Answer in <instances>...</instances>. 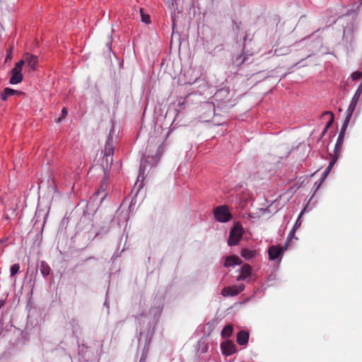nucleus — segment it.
Listing matches in <instances>:
<instances>
[{
    "label": "nucleus",
    "instance_id": "f257e3e1",
    "mask_svg": "<svg viewBox=\"0 0 362 362\" xmlns=\"http://www.w3.org/2000/svg\"><path fill=\"white\" fill-rule=\"evenodd\" d=\"M166 136H151L148 140V144L146 147V154H147V159L145 162L141 160L140 165L139 174H144L146 167V163H149L151 166L156 165L161 157L165 148V140Z\"/></svg>",
    "mask_w": 362,
    "mask_h": 362
},
{
    "label": "nucleus",
    "instance_id": "f03ea898",
    "mask_svg": "<svg viewBox=\"0 0 362 362\" xmlns=\"http://www.w3.org/2000/svg\"><path fill=\"white\" fill-rule=\"evenodd\" d=\"M243 233L244 229L240 223L238 222L235 223L230 231L228 245L230 247L237 245L242 239Z\"/></svg>",
    "mask_w": 362,
    "mask_h": 362
},
{
    "label": "nucleus",
    "instance_id": "7ed1b4c3",
    "mask_svg": "<svg viewBox=\"0 0 362 362\" xmlns=\"http://www.w3.org/2000/svg\"><path fill=\"white\" fill-rule=\"evenodd\" d=\"M214 218L221 223H226L232 218L228 207L225 205L215 208L214 209Z\"/></svg>",
    "mask_w": 362,
    "mask_h": 362
},
{
    "label": "nucleus",
    "instance_id": "20e7f679",
    "mask_svg": "<svg viewBox=\"0 0 362 362\" xmlns=\"http://www.w3.org/2000/svg\"><path fill=\"white\" fill-rule=\"evenodd\" d=\"M25 64L24 60H20L11 70V77L9 82L11 84H18L23 81V74L21 73L23 66Z\"/></svg>",
    "mask_w": 362,
    "mask_h": 362
},
{
    "label": "nucleus",
    "instance_id": "39448f33",
    "mask_svg": "<svg viewBox=\"0 0 362 362\" xmlns=\"http://www.w3.org/2000/svg\"><path fill=\"white\" fill-rule=\"evenodd\" d=\"M287 250V243L284 246L272 245L269 247L268 254L269 258L272 261L277 260L280 262L284 252Z\"/></svg>",
    "mask_w": 362,
    "mask_h": 362
},
{
    "label": "nucleus",
    "instance_id": "423d86ee",
    "mask_svg": "<svg viewBox=\"0 0 362 362\" xmlns=\"http://www.w3.org/2000/svg\"><path fill=\"white\" fill-rule=\"evenodd\" d=\"M245 289L244 284L235 285L232 286L225 287L221 291V294L224 297L235 296L239 294Z\"/></svg>",
    "mask_w": 362,
    "mask_h": 362
},
{
    "label": "nucleus",
    "instance_id": "0eeeda50",
    "mask_svg": "<svg viewBox=\"0 0 362 362\" xmlns=\"http://www.w3.org/2000/svg\"><path fill=\"white\" fill-rule=\"evenodd\" d=\"M25 64L27 65L28 71H34L37 69L38 62L37 57L30 53H25L23 56Z\"/></svg>",
    "mask_w": 362,
    "mask_h": 362
},
{
    "label": "nucleus",
    "instance_id": "6e6552de",
    "mask_svg": "<svg viewBox=\"0 0 362 362\" xmlns=\"http://www.w3.org/2000/svg\"><path fill=\"white\" fill-rule=\"evenodd\" d=\"M222 354L225 356H230L236 352L237 349L235 344L231 341H226L221 344Z\"/></svg>",
    "mask_w": 362,
    "mask_h": 362
},
{
    "label": "nucleus",
    "instance_id": "1a4fd4ad",
    "mask_svg": "<svg viewBox=\"0 0 362 362\" xmlns=\"http://www.w3.org/2000/svg\"><path fill=\"white\" fill-rule=\"evenodd\" d=\"M252 269L249 264L243 265L240 269V275L237 277L238 281L245 280L247 278L250 276Z\"/></svg>",
    "mask_w": 362,
    "mask_h": 362
},
{
    "label": "nucleus",
    "instance_id": "9d476101",
    "mask_svg": "<svg viewBox=\"0 0 362 362\" xmlns=\"http://www.w3.org/2000/svg\"><path fill=\"white\" fill-rule=\"evenodd\" d=\"M242 264V260L235 255L232 256H228L225 258L224 261V267H235L236 265H240Z\"/></svg>",
    "mask_w": 362,
    "mask_h": 362
},
{
    "label": "nucleus",
    "instance_id": "9b49d317",
    "mask_svg": "<svg viewBox=\"0 0 362 362\" xmlns=\"http://www.w3.org/2000/svg\"><path fill=\"white\" fill-rule=\"evenodd\" d=\"M240 255L246 260H250L255 257L258 255V252L256 250L243 248L240 252Z\"/></svg>",
    "mask_w": 362,
    "mask_h": 362
},
{
    "label": "nucleus",
    "instance_id": "f8f14e48",
    "mask_svg": "<svg viewBox=\"0 0 362 362\" xmlns=\"http://www.w3.org/2000/svg\"><path fill=\"white\" fill-rule=\"evenodd\" d=\"M249 339V333L242 330L237 334V342L239 345H245L247 344Z\"/></svg>",
    "mask_w": 362,
    "mask_h": 362
},
{
    "label": "nucleus",
    "instance_id": "ddd939ff",
    "mask_svg": "<svg viewBox=\"0 0 362 362\" xmlns=\"http://www.w3.org/2000/svg\"><path fill=\"white\" fill-rule=\"evenodd\" d=\"M358 102L354 100H351L349 107L345 112V117L351 118V116L356 107Z\"/></svg>",
    "mask_w": 362,
    "mask_h": 362
},
{
    "label": "nucleus",
    "instance_id": "4468645a",
    "mask_svg": "<svg viewBox=\"0 0 362 362\" xmlns=\"http://www.w3.org/2000/svg\"><path fill=\"white\" fill-rule=\"evenodd\" d=\"M18 90H13L10 88H6L4 89L3 92L1 95V98L2 100H6L9 96L13 95L15 94L18 93Z\"/></svg>",
    "mask_w": 362,
    "mask_h": 362
},
{
    "label": "nucleus",
    "instance_id": "2eb2a0df",
    "mask_svg": "<svg viewBox=\"0 0 362 362\" xmlns=\"http://www.w3.org/2000/svg\"><path fill=\"white\" fill-rule=\"evenodd\" d=\"M233 333V327L230 325H226L221 332V336L223 338L229 337Z\"/></svg>",
    "mask_w": 362,
    "mask_h": 362
},
{
    "label": "nucleus",
    "instance_id": "dca6fc26",
    "mask_svg": "<svg viewBox=\"0 0 362 362\" xmlns=\"http://www.w3.org/2000/svg\"><path fill=\"white\" fill-rule=\"evenodd\" d=\"M305 211H306V207H304L302 209V211H300V213L299 214L298 217L293 227V228H294V230H297L301 226V223H302L301 218L303 216V214H305Z\"/></svg>",
    "mask_w": 362,
    "mask_h": 362
},
{
    "label": "nucleus",
    "instance_id": "f3484780",
    "mask_svg": "<svg viewBox=\"0 0 362 362\" xmlns=\"http://www.w3.org/2000/svg\"><path fill=\"white\" fill-rule=\"evenodd\" d=\"M114 153V148L112 146L110 143H107L105 145V148L104 151L105 156L107 157H112Z\"/></svg>",
    "mask_w": 362,
    "mask_h": 362
},
{
    "label": "nucleus",
    "instance_id": "a211bd4d",
    "mask_svg": "<svg viewBox=\"0 0 362 362\" xmlns=\"http://www.w3.org/2000/svg\"><path fill=\"white\" fill-rule=\"evenodd\" d=\"M344 137V136L339 135V134L338 135V138H337V142L335 144V146H334V153H337V152L340 150V148L343 144Z\"/></svg>",
    "mask_w": 362,
    "mask_h": 362
},
{
    "label": "nucleus",
    "instance_id": "6ab92c4d",
    "mask_svg": "<svg viewBox=\"0 0 362 362\" xmlns=\"http://www.w3.org/2000/svg\"><path fill=\"white\" fill-rule=\"evenodd\" d=\"M40 272L43 276H47V275H49L50 272L49 267L47 265L45 262H41Z\"/></svg>",
    "mask_w": 362,
    "mask_h": 362
},
{
    "label": "nucleus",
    "instance_id": "aec40b11",
    "mask_svg": "<svg viewBox=\"0 0 362 362\" xmlns=\"http://www.w3.org/2000/svg\"><path fill=\"white\" fill-rule=\"evenodd\" d=\"M336 160L337 158H334L333 159L329 164V165L327 167V168L325 169V170L324 171V173H322V180H324L327 175L329 173L332 168L333 167V165H334L335 162H336Z\"/></svg>",
    "mask_w": 362,
    "mask_h": 362
},
{
    "label": "nucleus",
    "instance_id": "412c9836",
    "mask_svg": "<svg viewBox=\"0 0 362 362\" xmlns=\"http://www.w3.org/2000/svg\"><path fill=\"white\" fill-rule=\"evenodd\" d=\"M350 119H351V118L345 117V119H344V122L342 124L340 132L339 134V135L344 136L345 132L346 130V128H347V126H348V124L349 123Z\"/></svg>",
    "mask_w": 362,
    "mask_h": 362
},
{
    "label": "nucleus",
    "instance_id": "4be33fe9",
    "mask_svg": "<svg viewBox=\"0 0 362 362\" xmlns=\"http://www.w3.org/2000/svg\"><path fill=\"white\" fill-rule=\"evenodd\" d=\"M19 269H20V266L18 264H13L10 268L11 276H13L16 275L18 272Z\"/></svg>",
    "mask_w": 362,
    "mask_h": 362
},
{
    "label": "nucleus",
    "instance_id": "5701e85b",
    "mask_svg": "<svg viewBox=\"0 0 362 362\" xmlns=\"http://www.w3.org/2000/svg\"><path fill=\"white\" fill-rule=\"evenodd\" d=\"M198 351H199L202 354L206 353L208 351V346L204 342H199V348Z\"/></svg>",
    "mask_w": 362,
    "mask_h": 362
},
{
    "label": "nucleus",
    "instance_id": "b1692460",
    "mask_svg": "<svg viewBox=\"0 0 362 362\" xmlns=\"http://www.w3.org/2000/svg\"><path fill=\"white\" fill-rule=\"evenodd\" d=\"M8 245V240L7 239H3L0 240V255H1L4 252L5 248Z\"/></svg>",
    "mask_w": 362,
    "mask_h": 362
},
{
    "label": "nucleus",
    "instance_id": "393cba45",
    "mask_svg": "<svg viewBox=\"0 0 362 362\" xmlns=\"http://www.w3.org/2000/svg\"><path fill=\"white\" fill-rule=\"evenodd\" d=\"M325 114H329L331 116L329 121L327 123L326 127H325V131H327V129L330 127V126L333 123L334 115H333V113H332L330 112H325Z\"/></svg>",
    "mask_w": 362,
    "mask_h": 362
},
{
    "label": "nucleus",
    "instance_id": "a878e982",
    "mask_svg": "<svg viewBox=\"0 0 362 362\" xmlns=\"http://www.w3.org/2000/svg\"><path fill=\"white\" fill-rule=\"evenodd\" d=\"M361 77H362V72L361 71H355L351 74V78L353 81H356L359 79Z\"/></svg>",
    "mask_w": 362,
    "mask_h": 362
},
{
    "label": "nucleus",
    "instance_id": "bb28decb",
    "mask_svg": "<svg viewBox=\"0 0 362 362\" xmlns=\"http://www.w3.org/2000/svg\"><path fill=\"white\" fill-rule=\"evenodd\" d=\"M361 93H362V91H360L359 90H356L351 99L358 102Z\"/></svg>",
    "mask_w": 362,
    "mask_h": 362
},
{
    "label": "nucleus",
    "instance_id": "cd10ccee",
    "mask_svg": "<svg viewBox=\"0 0 362 362\" xmlns=\"http://www.w3.org/2000/svg\"><path fill=\"white\" fill-rule=\"evenodd\" d=\"M296 230H294V228H292V230L290 231L288 235V238H287V240H286V243H287V245H288V242L293 238H296L295 237V233H296Z\"/></svg>",
    "mask_w": 362,
    "mask_h": 362
},
{
    "label": "nucleus",
    "instance_id": "c85d7f7f",
    "mask_svg": "<svg viewBox=\"0 0 362 362\" xmlns=\"http://www.w3.org/2000/svg\"><path fill=\"white\" fill-rule=\"evenodd\" d=\"M141 21L142 22L145 23L146 24L150 23V18L148 15L143 14L141 13Z\"/></svg>",
    "mask_w": 362,
    "mask_h": 362
},
{
    "label": "nucleus",
    "instance_id": "c756f323",
    "mask_svg": "<svg viewBox=\"0 0 362 362\" xmlns=\"http://www.w3.org/2000/svg\"><path fill=\"white\" fill-rule=\"evenodd\" d=\"M147 353H148V348H146L144 350V353H143V354H142V356L141 357L140 362H145L146 361V359L147 358Z\"/></svg>",
    "mask_w": 362,
    "mask_h": 362
},
{
    "label": "nucleus",
    "instance_id": "7c9ffc66",
    "mask_svg": "<svg viewBox=\"0 0 362 362\" xmlns=\"http://www.w3.org/2000/svg\"><path fill=\"white\" fill-rule=\"evenodd\" d=\"M62 117H66L67 115L68 111H67V110L65 107H64L62 109Z\"/></svg>",
    "mask_w": 362,
    "mask_h": 362
},
{
    "label": "nucleus",
    "instance_id": "2f4dec72",
    "mask_svg": "<svg viewBox=\"0 0 362 362\" xmlns=\"http://www.w3.org/2000/svg\"><path fill=\"white\" fill-rule=\"evenodd\" d=\"M322 181H323V180L321 179L320 180V182H317L315 183V186L316 187V190L320 187V185H321Z\"/></svg>",
    "mask_w": 362,
    "mask_h": 362
},
{
    "label": "nucleus",
    "instance_id": "473e14b6",
    "mask_svg": "<svg viewBox=\"0 0 362 362\" xmlns=\"http://www.w3.org/2000/svg\"><path fill=\"white\" fill-rule=\"evenodd\" d=\"M0 203L5 205V206L6 207V202H4V200L1 198V196H0Z\"/></svg>",
    "mask_w": 362,
    "mask_h": 362
},
{
    "label": "nucleus",
    "instance_id": "72a5a7b5",
    "mask_svg": "<svg viewBox=\"0 0 362 362\" xmlns=\"http://www.w3.org/2000/svg\"><path fill=\"white\" fill-rule=\"evenodd\" d=\"M5 304V302L4 300H0V308L3 307Z\"/></svg>",
    "mask_w": 362,
    "mask_h": 362
},
{
    "label": "nucleus",
    "instance_id": "f704fd0d",
    "mask_svg": "<svg viewBox=\"0 0 362 362\" xmlns=\"http://www.w3.org/2000/svg\"><path fill=\"white\" fill-rule=\"evenodd\" d=\"M11 57H12V54H11V52L8 53V54H7V59H11Z\"/></svg>",
    "mask_w": 362,
    "mask_h": 362
},
{
    "label": "nucleus",
    "instance_id": "c9c22d12",
    "mask_svg": "<svg viewBox=\"0 0 362 362\" xmlns=\"http://www.w3.org/2000/svg\"><path fill=\"white\" fill-rule=\"evenodd\" d=\"M327 132V131H325V129H324V130H323V132H322V135H324V134H325V132Z\"/></svg>",
    "mask_w": 362,
    "mask_h": 362
}]
</instances>
